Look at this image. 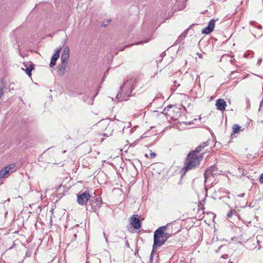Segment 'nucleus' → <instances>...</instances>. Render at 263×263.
Listing matches in <instances>:
<instances>
[{"label":"nucleus","mask_w":263,"mask_h":263,"mask_svg":"<svg viewBox=\"0 0 263 263\" xmlns=\"http://www.w3.org/2000/svg\"><path fill=\"white\" fill-rule=\"evenodd\" d=\"M137 79L136 78H132L128 81L124 82L122 86L120 87V92L117 95L116 98L118 99L127 100V99L131 96L133 89L134 88L136 84L137 83Z\"/></svg>","instance_id":"f257e3e1"},{"label":"nucleus","mask_w":263,"mask_h":263,"mask_svg":"<svg viewBox=\"0 0 263 263\" xmlns=\"http://www.w3.org/2000/svg\"><path fill=\"white\" fill-rule=\"evenodd\" d=\"M201 159V154H197L193 151L189 153L183 168L185 172L196 168Z\"/></svg>","instance_id":"f03ea898"},{"label":"nucleus","mask_w":263,"mask_h":263,"mask_svg":"<svg viewBox=\"0 0 263 263\" xmlns=\"http://www.w3.org/2000/svg\"><path fill=\"white\" fill-rule=\"evenodd\" d=\"M165 231H155L154 235V244L151 253L150 259L155 252V250L159 247L163 245L169 237L170 234L165 233Z\"/></svg>","instance_id":"7ed1b4c3"},{"label":"nucleus","mask_w":263,"mask_h":263,"mask_svg":"<svg viewBox=\"0 0 263 263\" xmlns=\"http://www.w3.org/2000/svg\"><path fill=\"white\" fill-rule=\"evenodd\" d=\"M89 203L91 206V210L96 212L101 207L103 202L101 197L97 196L96 195H91Z\"/></svg>","instance_id":"20e7f679"},{"label":"nucleus","mask_w":263,"mask_h":263,"mask_svg":"<svg viewBox=\"0 0 263 263\" xmlns=\"http://www.w3.org/2000/svg\"><path fill=\"white\" fill-rule=\"evenodd\" d=\"M92 195H90L89 191L87 190L84 192L80 191L77 194V202L82 205L86 204L89 201Z\"/></svg>","instance_id":"39448f33"},{"label":"nucleus","mask_w":263,"mask_h":263,"mask_svg":"<svg viewBox=\"0 0 263 263\" xmlns=\"http://www.w3.org/2000/svg\"><path fill=\"white\" fill-rule=\"evenodd\" d=\"M130 222L135 229H139L141 227V221L138 215H134L130 218Z\"/></svg>","instance_id":"423d86ee"},{"label":"nucleus","mask_w":263,"mask_h":263,"mask_svg":"<svg viewBox=\"0 0 263 263\" xmlns=\"http://www.w3.org/2000/svg\"><path fill=\"white\" fill-rule=\"evenodd\" d=\"M215 23V21L213 19L211 20L209 22L208 26L202 29V33L206 34H210L214 29Z\"/></svg>","instance_id":"0eeeda50"},{"label":"nucleus","mask_w":263,"mask_h":263,"mask_svg":"<svg viewBox=\"0 0 263 263\" xmlns=\"http://www.w3.org/2000/svg\"><path fill=\"white\" fill-rule=\"evenodd\" d=\"M216 106L218 110L222 111L226 109L227 106L226 102L224 101V100L219 99L216 100Z\"/></svg>","instance_id":"6e6552de"},{"label":"nucleus","mask_w":263,"mask_h":263,"mask_svg":"<svg viewBox=\"0 0 263 263\" xmlns=\"http://www.w3.org/2000/svg\"><path fill=\"white\" fill-rule=\"evenodd\" d=\"M69 58V49L68 46L65 47L64 51L61 55V61L67 62Z\"/></svg>","instance_id":"1a4fd4ad"},{"label":"nucleus","mask_w":263,"mask_h":263,"mask_svg":"<svg viewBox=\"0 0 263 263\" xmlns=\"http://www.w3.org/2000/svg\"><path fill=\"white\" fill-rule=\"evenodd\" d=\"M13 164L7 166L0 171V179L4 177L10 172L11 168H13Z\"/></svg>","instance_id":"9d476101"},{"label":"nucleus","mask_w":263,"mask_h":263,"mask_svg":"<svg viewBox=\"0 0 263 263\" xmlns=\"http://www.w3.org/2000/svg\"><path fill=\"white\" fill-rule=\"evenodd\" d=\"M67 62H64L61 61V63L59 65V72L60 74H64L67 67Z\"/></svg>","instance_id":"9b49d317"},{"label":"nucleus","mask_w":263,"mask_h":263,"mask_svg":"<svg viewBox=\"0 0 263 263\" xmlns=\"http://www.w3.org/2000/svg\"><path fill=\"white\" fill-rule=\"evenodd\" d=\"M208 141L204 142L203 143H201L200 145H199L195 151H193V152H195L197 154H199V153L202 151V149L206 146L208 144Z\"/></svg>","instance_id":"f8f14e48"},{"label":"nucleus","mask_w":263,"mask_h":263,"mask_svg":"<svg viewBox=\"0 0 263 263\" xmlns=\"http://www.w3.org/2000/svg\"><path fill=\"white\" fill-rule=\"evenodd\" d=\"M25 66L26 67L25 71L26 74L29 77H30L31 76V71L33 69V64H29L28 65H25Z\"/></svg>","instance_id":"ddd939ff"},{"label":"nucleus","mask_w":263,"mask_h":263,"mask_svg":"<svg viewBox=\"0 0 263 263\" xmlns=\"http://www.w3.org/2000/svg\"><path fill=\"white\" fill-rule=\"evenodd\" d=\"M173 227L172 225V223H167L165 226H161L156 229V230H172L173 229Z\"/></svg>","instance_id":"4468645a"},{"label":"nucleus","mask_w":263,"mask_h":263,"mask_svg":"<svg viewBox=\"0 0 263 263\" xmlns=\"http://www.w3.org/2000/svg\"><path fill=\"white\" fill-rule=\"evenodd\" d=\"M61 51V48L57 49L54 54L52 55L51 60L52 61H56L59 58L60 52Z\"/></svg>","instance_id":"2eb2a0df"},{"label":"nucleus","mask_w":263,"mask_h":263,"mask_svg":"<svg viewBox=\"0 0 263 263\" xmlns=\"http://www.w3.org/2000/svg\"><path fill=\"white\" fill-rule=\"evenodd\" d=\"M212 171H210L208 169L205 171V172L204 173V177L205 179V182L207 181V180L209 179L211 177H214V175H213Z\"/></svg>","instance_id":"dca6fc26"},{"label":"nucleus","mask_w":263,"mask_h":263,"mask_svg":"<svg viewBox=\"0 0 263 263\" xmlns=\"http://www.w3.org/2000/svg\"><path fill=\"white\" fill-rule=\"evenodd\" d=\"M240 128H241V126H240L239 125H238L237 124L234 125V126L233 127V133L234 134L238 133L239 132V131L240 130Z\"/></svg>","instance_id":"f3484780"},{"label":"nucleus","mask_w":263,"mask_h":263,"mask_svg":"<svg viewBox=\"0 0 263 263\" xmlns=\"http://www.w3.org/2000/svg\"><path fill=\"white\" fill-rule=\"evenodd\" d=\"M208 170L211 172L212 171L213 175L214 176L217 174V167L216 166L213 165L211 167H210Z\"/></svg>","instance_id":"a211bd4d"},{"label":"nucleus","mask_w":263,"mask_h":263,"mask_svg":"<svg viewBox=\"0 0 263 263\" xmlns=\"http://www.w3.org/2000/svg\"><path fill=\"white\" fill-rule=\"evenodd\" d=\"M191 26H190V27H189L185 30H184V32L179 36V39H180L181 40L184 39L186 37L187 32L189 30V29L191 28Z\"/></svg>","instance_id":"6ab92c4d"},{"label":"nucleus","mask_w":263,"mask_h":263,"mask_svg":"<svg viewBox=\"0 0 263 263\" xmlns=\"http://www.w3.org/2000/svg\"><path fill=\"white\" fill-rule=\"evenodd\" d=\"M149 40H150V39H148L147 40H143V41H140V42H136V43H135L134 44H130V45H127L125 47H129L130 46H132V45H139V44H143V43H147Z\"/></svg>","instance_id":"aec40b11"},{"label":"nucleus","mask_w":263,"mask_h":263,"mask_svg":"<svg viewBox=\"0 0 263 263\" xmlns=\"http://www.w3.org/2000/svg\"><path fill=\"white\" fill-rule=\"evenodd\" d=\"M156 156V154L155 153L151 151L150 154H149V157L153 159V158H154Z\"/></svg>","instance_id":"412c9836"},{"label":"nucleus","mask_w":263,"mask_h":263,"mask_svg":"<svg viewBox=\"0 0 263 263\" xmlns=\"http://www.w3.org/2000/svg\"><path fill=\"white\" fill-rule=\"evenodd\" d=\"M56 64V61H52V60L51 59V61L50 63V66L51 67H53Z\"/></svg>","instance_id":"4be33fe9"},{"label":"nucleus","mask_w":263,"mask_h":263,"mask_svg":"<svg viewBox=\"0 0 263 263\" xmlns=\"http://www.w3.org/2000/svg\"><path fill=\"white\" fill-rule=\"evenodd\" d=\"M228 218H230L232 216V211L229 212L227 215Z\"/></svg>","instance_id":"5701e85b"},{"label":"nucleus","mask_w":263,"mask_h":263,"mask_svg":"<svg viewBox=\"0 0 263 263\" xmlns=\"http://www.w3.org/2000/svg\"><path fill=\"white\" fill-rule=\"evenodd\" d=\"M259 181L263 183V173L260 175L259 177Z\"/></svg>","instance_id":"b1692460"},{"label":"nucleus","mask_w":263,"mask_h":263,"mask_svg":"<svg viewBox=\"0 0 263 263\" xmlns=\"http://www.w3.org/2000/svg\"><path fill=\"white\" fill-rule=\"evenodd\" d=\"M228 254H223L222 255L221 257L224 259H227L228 258Z\"/></svg>","instance_id":"393cba45"},{"label":"nucleus","mask_w":263,"mask_h":263,"mask_svg":"<svg viewBox=\"0 0 263 263\" xmlns=\"http://www.w3.org/2000/svg\"><path fill=\"white\" fill-rule=\"evenodd\" d=\"M3 95V89L2 88H0V98H1L2 96Z\"/></svg>","instance_id":"a878e982"},{"label":"nucleus","mask_w":263,"mask_h":263,"mask_svg":"<svg viewBox=\"0 0 263 263\" xmlns=\"http://www.w3.org/2000/svg\"><path fill=\"white\" fill-rule=\"evenodd\" d=\"M125 245L127 248H129V244L127 240L126 241Z\"/></svg>","instance_id":"bb28decb"},{"label":"nucleus","mask_w":263,"mask_h":263,"mask_svg":"<svg viewBox=\"0 0 263 263\" xmlns=\"http://www.w3.org/2000/svg\"><path fill=\"white\" fill-rule=\"evenodd\" d=\"M246 103H247V104L248 105H250V101H249V99L248 98H247V99H246Z\"/></svg>","instance_id":"cd10ccee"},{"label":"nucleus","mask_w":263,"mask_h":263,"mask_svg":"<svg viewBox=\"0 0 263 263\" xmlns=\"http://www.w3.org/2000/svg\"><path fill=\"white\" fill-rule=\"evenodd\" d=\"M261 61H262V60H261V59H259V60L258 61V62H257V64H258V65H260V63H261Z\"/></svg>","instance_id":"c85d7f7f"},{"label":"nucleus","mask_w":263,"mask_h":263,"mask_svg":"<svg viewBox=\"0 0 263 263\" xmlns=\"http://www.w3.org/2000/svg\"><path fill=\"white\" fill-rule=\"evenodd\" d=\"M257 28H258V29H261L262 28V26L260 25H258L257 26Z\"/></svg>","instance_id":"c756f323"},{"label":"nucleus","mask_w":263,"mask_h":263,"mask_svg":"<svg viewBox=\"0 0 263 263\" xmlns=\"http://www.w3.org/2000/svg\"><path fill=\"white\" fill-rule=\"evenodd\" d=\"M103 234L104 235L106 241H107V238L106 237V234L104 232H103Z\"/></svg>","instance_id":"7c9ffc66"},{"label":"nucleus","mask_w":263,"mask_h":263,"mask_svg":"<svg viewBox=\"0 0 263 263\" xmlns=\"http://www.w3.org/2000/svg\"><path fill=\"white\" fill-rule=\"evenodd\" d=\"M244 195H245V194L242 193V194H241L240 195H238V196L242 197H243Z\"/></svg>","instance_id":"2f4dec72"},{"label":"nucleus","mask_w":263,"mask_h":263,"mask_svg":"<svg viewBox=\"0 0 263 263\" xmlns=\"http://www.w3.org/2000/svg\"><path fill=\"white\" fill-rule=\"evenodd\" d=\"M107 128H111V125H108V126H107Z\"/></svg>","instance_id":"473e14b6"},{"label":"nucleus","mask_w":263,"mask_h":263,"mask_svg":"<svg viewBox=\"0 0 263 263\" xmlns=\"http://www.w3.org/2000/svg\"><path fill=\"white\" fill-rule=\"evenodd\" d=\"M98 92L96 93V94L92 97V100L95 98V97L97 95Z\"/></svg>","instance_id":"72a5a7b5"},{"label":"nucleus","mask_w":263,"mask_h":263,"mask_svg":"<svg viewBox=\"0 0 263 263\" xmlns=\"http://www.w3.org/2000/svg\"><path fill=\"white\" fill-rule=\"evenodd\" d=\"M124 50V48H122L120 49L121 51H123Z\"/></svg>","instance_id":"f704fd0d"},{"label":"nucleus","mask_w":263,"mask_h":263,"mask_svg":"<svg viewBox=\"0 0 263 263\" xmlns=\"http://www.w3.org/2000/svg\"><path fill=\"white\" fill-rule=\"evenodd\" d=\"M180 263H186V262H185L184 261H181Z\"/></svg>","instance_id":"c9c22d12"},{"label":"nucleus","mask_w":263,"mask_h":263,"mask_svg":"<svg viewBox=\"0 0 263 263\" xmlns=\"http://www.w3.org/2000/svg\"><path fill=\"white\" fill-rule=\"evenodd\" d=\"M201 55H202L201 54V55H199V57L200 58H201Z\"/></svg>","instance_id":"e433bc0d"},{"label":"nucleus","mask_w":263,"mask_h":263,"mask_svg":"<svg viewBox=\"0 0 263 263\" xmlns=\"http://www.w3.org/2000/svg\"><path fill=\"white\" fill-rule=\"evenodd\" d=\"M229 263H233L232 261H229Z\"/></svg>","instance_id":"4c0bfd02"},{"label":"nucleus","mask_w":263,"mask_h":263,"mask_svg":"<svg viewBox=\"0 0 263 263\" xmlns=\"http://www.w3.org/2000/svg\"><path fill=\"white\" fill-rule=\"evenodd\" d=\"M145 157H147V154H145Z\"/></svg>","instance_id":"58836bf2"}]
</instances>
